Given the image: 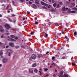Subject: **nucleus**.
<instances>
[{
	"label": "nucleus",
	"mask_w": 77,
	"mask_h": 77,
	"mask_svg": "<svg viewBox=\"0 0 77 77\" xmlns=\"http://www.w3.org/2000/svg\"><path fill=\"white\" fill-rule=\"evenodd\" d=\"M43 9H47V8L45 6H43Z\"/></svg>",
	"instance_id": "32"
},
{
	"label": "nucleus",
	"mask_w": 77,
	"mask_h": 77,
	"mask_svg": "<svg viewBox=\"0 0 77 77\" xmlns=\"http://www.w3.org/2000/svg\"><path fill=\"white\" fill-rule=\"evenodd\" d=\"M55 72H57V69H55Z\"/></svg>",
	"instance_id": "57"
},
{
	"label": "nucleus",
	"mask_w": 77,
	"mask_h": 77,
	"mask_svg": "<svg viewBox=\"0 0 77 77\" xmlns=\"http://www.w3.org/2000/svg\"><path fill=\"white\" fill-rule=\"evenodd\" d=\"M15 48L16 49L18 48H20V46H15Z\"/></svg>",
	"instance_id": "18"
},
{
	"label": "nucleus",
	"mask_w": 77,
	"mask_h": 77,
	"mask_svg": "<svg viewBox=\"0 0 77 77\" xmlns=\"http://www.w3.org/2000/svg\"><path fill=\"white\" fill-rule=\"evenodd\" d=\"M16 15H15L12 14V17H15Z\"/></svg>",
	"instance_id": "37"
},
{
	"label": "nucleus",
	"mask_w": 77,
	"mask_h": 77,
	"mask_svg": "<svg viewBox=\"0 0 77 77\" xmlns=\"http://www.w3.org/2000/svg\"><path fill=\"white\" fill-rule=\"evenodd\" d=\"M20 1H21L22 2H23V1H24V0H20Z\"/></svg>",
	"instance_id": "58"
},
{
	"label": "nucleus",
	"mask_w": 77,
	"mask_h": 77,
	"mask_svg": "<svg viewBox=\"0 0 77 77\" xmlns=\"http://www.w3.org/2000/svg\"><path fill=\"white\" fill-rule=\"evenodd\" d=\"M53 76L54 77H56V75H55V74H54L53 75Z\"/></svg>",
	"instance_id": "51"
},
{
	"label": "nucleus",
	"mask_w": 77,
	"mask_h": 77,
	"mask_svg": "<svg viewBox=\"0 0 77 77\" xmlns=\"http://www.w3.org/2000/svg\"><path fill=\"white\" fill-rule=\"evenodd\" d=\"M55 59V57H52V59L53 60V59Z\"/></svg>",
	"instance_id": "40"
},
{
	"label": "nucleus",
	"mask_w": 77,
	"mask_h": 77,
	"mask_svg": "<svg viewBox=\"0 0 77 77\" xmlns=\"http://www.w3.org/2000/svg\"><path fill=\"white\" fill-rule=\"evenodd\" d=\"M57 8H60V5H59V4L57 5Z\"/></svg>",
	"instance_id": "24"
},
{
	"label": "nucleus",
	"mask_w": 77,
	"mask_h": 77,
	"mask_svg": "<svg viewBox=\"0 0 77 77\" xmlns=\"http://www.w3.org/2000/svg\"><path fill=\"white\" fill-rule=\"evenodd\" d=\"M35 20H37V17H35Z\"/></svg>",
	"instance_id": "56"
},
{
	"label": "nucleus",
	"mask_w": 77,
	"mask_h": 77,
	"mask_svg": "<svg viewBox=\"0 0 77 77\" xmlns=\"http://www.w3.org/2000/svg\"><path fill=\"white\" fill-rule=\"evenodd\" d=\"M11 37L12 38H15V36L13 35H11Z\"/></svg>",
	"instance_id": "14"
},
{
	"label": "nucleus",
	"mask_w": 77,
	"mask_h": 77,
	"mask_svg": "<svg viewBox=\"0 0 77 77\" xmlns=\"http://www.w3.org/2000/svg\"><path fill=\"white\" fill-rule=\"evenodd\" d=\"M72 5H73V6H74V5H75V3H72Z\"/></svg>",
	"instance_id": "42"
},
{
	"label": "nucleus",
	"mask_w": 77,
	"mask_h": 77,
	"mask_svg": "<svg viewBox=\"0 0 77 77\" xmlns=\"http://www.w3.org/2000/svg\"><path fill=\"white\" fill-rule=\"evenodd\" d=\"M35 66H36V63H34L32 64V67H35Z\"/></svg>",
	"instance_id": "10"
},
{
	"label": "nucleus",
	"mask_w": 77,
	"mask_h": 77,
	"mask_svg": "<svg viewBox=\"0 0 77 77\" xmlns=\"http://www.w3.org/2000/svg\"><path fill=\"white\" fill-rule=\"evenodd\" d=\"M1 45H2V43L0 42V46Z\"/></svg>",
	"instance_id": "45"
},
{
	"label": "nucleus",
	"mask_w": 77,
	"mask_h": 77,
	"mask_svg": "<svg viewBox=\"0 0 77 77\" xmlns=\"http://www.w3.org/2000/svg\"><path fill=\"white\" fill-rule=\"evenodd\" d=\"M45 37H47V36H48V34L45 33Z\"/></svg>",
	"instance_id": "27"
},
{
	"label": "nucleus",
	"mask_w": 77,
	"mask_h": 77,
	"mask_svg": "<svg viewBox=\"0 0 77 77\" xmlns=\"http://www.w3.org/2000/svg\"><path fill=\"white\" fill-rule=\"evenodd\" d=\"M65 38H66V39H67V38H68V37H67V36H66L65 37Z\"/></svg>",
	"instance_id": "63"
},
{
	"label": "nucleus",
	"mask_w": 77,
	"mask_h": 77,
	"mask_svg": "<svg viewBox=\"0 0 77 77\" xmlns=\"http://www.w3.org/2000/svg\"><path fill=\"white\" fill-rule=\"evenodd\" d=\"M56 5H57V4H56V3H55L53 4V6L54 7H56Z\"/></svg>",
	"instance_id": "16"
},
{
	"label": "nucleus",
	"mask_w": 77,
	"mask_h": 77,
	"mask_svg": "<svg viewBox=\"0 0 77 77\" xmlns=\"http://www.w3.org/2000/svg\"><path fill=\"white\" fill-rule=\"evenodd\" d=\"M51 12H54V11H55V10H54V8H52L51 10Z\"/></svg>",
	"instance_id": "11"
},
{
	"label": "nucleus",
	"mask_w": 77,
	"mask_h": 77,
	"mask_svg": "<svg viewBox=\"0 0 77 77\" xmlns=\"http://www.w3.org/2000/svg\"><path fill=\"white\" fill-rule=\"evenodd\" d=\"M6 48H8L9 47V46H6Z\"/></svg>",
	"instance_id": "49"
},
{
	"label": "nucleus",
	"mask_w": 77,
	"mask_h": 77,
	"mask_svg": "<svg viewBox=\"0 0 77 77\" xmlns=\"http://www.w3.org/2000/svg\"><path fill=\"white\" fill-rule=\"evenodd\" d=\"M49 75L48 74H47L45 76V77H48V76Z\"/></svg>",
	"instance_id": "38"
},
{
	"label": "nucleus",
	"mask_w": 77,
	"mask_h": 77,
	"mask_svg": "<svg viewBox=\"0 0 77 77\" xmlns=\"http://www.w3.org/2000/svg\"><path fill=\"white\" fill-rule=\"evenodd\" d=\"M2 17V14H0V17Z\"/></svg>",
	"instance_id": "52"
},
{
	"label": "nucleus",
	"mask_w": 77,
	"mask_h": 77,
	"mask_svg": "<svg viewBox=\"0 0 77 77\" xmlns=\"http://www.w3.org/2000/svg\"><path fill=\"white\" fill-rule=\"evenodd\" d=\"M76 34H77V32H75L74 33V35H76Z\"/></svg>",
	"instance_id": "41"
},
{
	"label": "nucleus",
	"mask_w": 77,
	"mask_h": 77,
	"mask_svg": "<svg viewBox=\"0 0 77 77\" xmlns=\"http://www.w3.org/2000/svg\"><path fill=\"white\" fill-rule=\"evenodd\" d=\"M36 56L35 54H32L31 56V58L32 59H36Z\"/></svg>",
	"instance_id": "6"
},
{
	"label": "nucleus",
	"mask_w": 77,
	"mask_h": 77,
	"mask_svg": "<svg viewBox=\"0 0 77 77\" xmlns=\"http://www.w3.org/2000/svg\"><path fill=\"white\" fill-rule=\"evenodd\" d=\"M11 41H15V40L12 39V38H11Z\"/></svg>",
	"instance_id": "20"
},
{
	"label": "nucleus",
	"mask_w": 77,
	"mask_h": 77,
	"mask_svg": "<svg viewBox=\"0 0 77 77\" xmlns=\"http://www.w3.org/2000/svg\"><path fill=\"white\" fill-rule=\"evenodd\" d=\"M56 37V36H55V37H54L53 39L54 40H56V39L55 38Z\"/></svg>",
	"instance_id": "46"
},
{
	"label": "nucleus",
	"mask_w": 77,
	"mask_h": 77,
	"mask_svg": "<svg viewBox=\"0 0 77 77\" xmlns=\"http://www.w3.org/2000/svg\"><path fill=\"white\" fill-rule=\"evenodd\" d=\"M29 4H32V2H31L30 1H29Z\"/></svg>",
	"instance_id": "35"
},
{
	"label": "nucleus",
	"mask_w": 77,
	"mask_h": 77,
	"mask_svg": "<svg viewBox=\"0 0 77 77\" xmlns=\"http://www.w3.org/2000/svg\"><path fill=\"white\" fill-rule=\"evenodd\" d=\"M45 71H48V69L47 68H45V69L44 70Z\"/></svg>",
	"instance_id": "19"
},
{
	"label": "nucleus",
	"mask_w": 77,
	"mask_h": 77,
	"mask_svg": "<svg viewBox=\"0 0 77 77\" xmlns=\"http://www.w3.org/2000/svg\"><path fill=\"white\" fill-rule=\"evenodd\" d=\"M6 35H9V33H7Z\"/></svg>",
	"instance_id": "61"
},
{
	"label": "nucleus",
	"mask_w": 77,
	"mask_h": 77,
	"mask_svg": "<svg viewBox=\"0 0 77 77\" xmlns=\"http://www.w3.org/2000/svg\"><path fill=\"white\" fill-rule=\"evenodd\" d=\"M5 26L7 30L9 29V28H10L11 27L8 24H6L5 25Z\"/></svg>",
	"instance_id": "2"
},
{
	"label": "nucleus",
	"mask_w": 77,
	"mask_h": 77,
	"mask_svg": "<svg viewBox=\"0 0 77 77\" xmlns=\"http://www.w3.org/2000/svg\"><path fill=\"white\" fill-rule=\"evenodd\" d=\"M12 52H13L12 50L11 49H9L6 52V54H8V56H11V54L12 53Z\"/></svg>",
	"instance_id": "1"
},
{
	"label": "nucleus",
	"mask_w": 77,
	"mask_h": 77,
	"mask_svg": "<svg viewBox=\"0 0 77 77\" xmlns=\"http://www.w3.org/2000/svg\"><path fill=\"white\" fill-rule=\"evenodd\" d=\"M59 3H60V5H62V2H59Z\"/></svg>",
	"instance_id": "34"
},
{
	"label": "nucleus",
	"mask_w": 77,
	"mask_h": 77,
	"mask_svg": "<svg viewBox=\"0 0 77 77\" xmlns=\"http://www.w3.org/2000/svg\"><path fill=\"white\" fill-rule=\"evenodd\" d=\"M59 77H63V75H60Z\"/></svg>",
	"instance_id": "33"
},
{
	"label": "nucleus",
	"mask_w": 77,
	"mask_h": 77,
	"mask_svg": "<svg viewBox=\"0 0 77 77\" xmlns=\"http://www.w3.org/2000/svg\"><path fill=\"white\" fill-rule=\"evenodd\" d=\"M31 2H33V0H30Z\"/></svg>",
	"instance_id": "62"
},
{
	"label": "nucleus",
	"mask_w": 77,
	"mask_h": 77,
	"mask_svg": "<svg viewBox=\"0 0 77 77\" xmlns=\"http://www.w3.org/2000/svg\"><path fill=\"white\" fill-rule=\"evenodd\" d=\"M61 32H62V33H64V32L63 31V29H62V31H61Z\"/></svg>",
	"instance_id": "29"
},
{
	"label": "nucleus",
	"mask_w": 77,
	"mask_h": 77,
	"mask_svg": "<svg viewBox=\"0 0 77 77\" xmlns=\"http://www.w3.org/2000/svg\"><path fill=\"white\" fill-rule=\"evenodd\" d=\"M65 6H64L62 8V10L63 11H65Z\"/></svg>",
	"instance_id": "15"
},
{
	"label": "nucleus",
	"mask_w": 77,
	"mask_h": 77,
	"mask_svg": "<svg viewBox=\"0 0 77 77\" xmlns=\"http://www.w3.org/2000/svg\"><path fill=\"white\" fill-rule=\"evenodd\" d=\"M2 66V64H0V67H1Z\"/></svg>",
	"instance_id": "50"
},
{
	"label": "nucleus",
	"mask_w": 77,
	"mask_h": 77,
	"mask_svg": "<svg viewBox=\"0 0 77 77\" xmlns=\"http://www.w3.org/2000/svg\"><path fill=\"white\" fill-rule=\"evenodd\" d=\"M72 9H74V10H77V8H72Z\"/></svg>",
	"instance_id": "26"
},
{
	"label": "nucleus",
	"mask_w": 77,
	"mask_h": 77,
	"mask_svg": "<svg viewBox=\"0 0 77 77\" xmlns=\"http://www.w3.org/2000/svg\"><path fill=\"white\" fill-rule=\"evenodd\" d=\"M23 20H25V18L24 17V18H23Z\"/></svg>",
	"instance_id": "59"
},
{
	"label": "nucleus",
	"mask_w": 77,
	"mask_h": 77,
	"mask_svg": "<svg viewBox=\"0 0 77 77\" xmlns=\"http://www.w3.org/2000/svg\"><path fill=\"white\" fill-rule=\"evenodd\" d=\"M29 73L30 74H33V71L32 69H29Z\"/></svg>",
	"instance_id": "4"
},
{
	"label": "nucleus",
	"mask_w": 77,
	"mask_h": 77,
	"mask_svg": "<svg viewBox=\"0 0 77 77\" xmlns=\"http://www.w3.org/2000/svg\"><path fill=\"white\" fill-rule=\"evenodd\" d=\"M66 10H67V9H68V8H66Z\"/></svg>",
	"instance_id": "54"
},
{
	"label": "nucleus",
	"mask_w": 77,
	"mask_h": 77,
	"mask_svg": "<svg viewBox=\"0 0 77 77\" xmlns=\"http://www.w3.org/2000/svg\"><path fill=\"white\" fill-rule=\"evenodd\" d=\"M48 53H49V52H46V54H48Z\"/></svg>",
	"instance_id": "44"
},
{
	"label": "nucleus",
	"mask_w": 77,
	"mask_h": 77,
	"mask_svg": "<svg viewBox=\"0 0 77 77\" xmlns=\"http://www.w3.org/2000/svg\"><path fill=\"white\" fill-rule=\"evenodd\" d=\"M41 3L42 5H45V3L44 2H41Z\"/></svg>",
	"instance_id": "13"
},
{
	"label": "nucleus",
	"mask_w": 77,
	"mask_h": 77,
	"mask_svg": "<svg viewBox=\"0 0 77 77\" xmlns=\"http://www.w3.org/2000/svg\"><path fill=\"white\" fill-rule=\"evenodd\" d=\"M43 41V42H45V40H44L43 38H42L41 40V41Z\"/></svg>",
	"instance_id": "25"
},
{
	"label": "nucleus",
	"mask_w": 77,
	"mask_h": 77,
	"mask_svg": "<svg viewBox=\"0 0 77 77\" xmlns=\"http://www.w3.org/2000/svg\"><path fill=\"white\" fill-rule=\"evenodd\" d=\"M27 12L28 14H30V12H29V11H27Z\"/></svg>",
	"instance_id": "47"
},
{
	"label": "nucleus",
	"mask_w": 77,
	"mask_h": 77,
	"mask_svg": "<svg viewBox=\"0 0 77 77\" xmlns=\"http://www.w3.org/2000/svg\"><path fill=\"white\" fill-rule=\"evenodd\" d=\"M3 53L0 52V56H2V55H3Z\"/></svg>",
	"instance_id": "23"
},
{
	"label": "nucleus",
	"mask_w": 77,
	"mask_h": 77,
	"mask_svg": "<svg viewBox=\"0 0 77 77\" xmlns=\"http://www.w3.org/2000/svg\"><path fill=\"white\" fill-rule=\"evenodd\" d=\"M35 2L36 5H38L39 3V2L38 0H36L35 1Z\"/></svg>",
	"instance_id": "8"
},
{
	"label": "nucleus",
	"mask_w": 77,
	"mask_h": 77,
	"mask_svg": "<svg viewBox=\"0 0 77 77\" xmlns=\"http://www.w3.org/2000/svg\"><path fill=\"white\" fill-rule=\"evenodd\" d=\"M15 39H16V40L18 39V37H16Z\"/></svg>",
	"instance_id": "53"
},
{
	"label": "nucleus",
	"mask_w": 77,
	"mask_h": 77,
	"mask_svg": "<svg viewBox=\"0 0 77 77\" xmlns=\"http://www.w3.org/2000/svg\"><path fill=\"white\" fill-rule=\"evenodd\" d=\"M71 13H73V14H74L75 13V11H71Z\"/></svg>",
	"instance_id": "21"
},
{
	"label": "nucleus",
	"mask_w": 77,
	"mask_h": 77,
	"mask_svg": "<svg viewBox=\"0 0 77 77\" xmlns=\"http://www.w3.org/2000/svg\"><path fill=\"white\" fill-rule=\"evenodd\" d=\"M35 24H38V22H35Z\"/></svg>",
	"instance_id": "36"
},
{
	"label": "nucleus",
	"mask_w": 77,
	"mask_h": 77,
	"mask_svg": "<svg viewBox=\"0 0 77 77\" xmlns=\"http://www.w3.org/2000/svg\"><path fill=\"white\" fill-rule=\"evenodd\" d=\"M9 45L11 47H13L14 46V43L12 42L10 43L9 44Z\"/></svg>",
	"instance_id": "5"
},
{
	"label": "nucleus",
	"mask_w": 77,
	"mask_h": 77,
	"mask_svg": "<svg viewBox=\"0 0 77 77\" xmlns=\"http://www.w3.org/2000/svg\"><path fill=\"white\" fill-rule=\"evenodd\" d=\"M50 2H51V0H48Z\"/></svg>",
	"instance_id": "60"
},
{
	"label": "nucleus",
	"mask_w": 77,
	"mask_h": 77,
	"mask_svg": "<svg viewBox=\"0 0 77 77\" xmlns=\"http://www.w3.org/2000/svg\"><path fill=\"white\" fill-rule=\"evenodd\" d=\"M0 31L1 32H4V29H3V27L2 26H0Z\"/></svg>",
	"instance_id": "7"
},
{
	"label": "nucleus",
	"mask_w": 77,
	"mask_h": 77,
	"mask_svg": "<svg viewBox=\"0 0 77 77\" xmlns=\"http://www.w3.org/2000/svg\"><path fill=\"white\" fill-rule=\"evenodd\" d=\"M14 23H15V21L14 20Z\"/></svg>",
	"instance_id": "64"
},
{
	"label": "nucleus",
	"mask_w": 77,
	"mask_h": 77,
	"mask_svg": "<svg viewBox=\"0 0 77 77\" xmlns=\"http://www.w3.org/2000/svg\"><path fill=\"white\" fill-rule=\"evenodd\" d=\"M21 47H22V48H24L27 47V45H22V46H21Z\"/></svg>",
	"instance_id": "9"
},
{
	"label": "nucleus",
	"mask_w": 77,
	"mask_h": 77,
	"mask_svg": "<svg viewBox=\"0 0 77 77\" xmlns=\"http://www.w3.org/2000/svg\"><path fill=\"white\" fill-rule=\"evenodd\" d=\"M62 59H65V57H62Z\"/></svg>",
	"instance_id": "31"
},
{
	"label": "nucleus",
	"mask_w": 77,
	"mask_h": 77,
	"mask_svg": "<svg viewBox=\"0 0 77 77\" xmlns=\"http://www.w3.org/2000/svg\"><path fill=\"white\" fill-rule=\"evenodd\" d=\"M72 65L73 66H75V63H72Z\"/></svg>",
	"instance_id": "28"
},
{
	"label": "nucleus",
	"mask_w": 77,
	"mask_h": 77,
	"mask_svg": "<svg viewBox=\"0 0 77 77\" xmlns=\"http://www.w3.org/2000/svg\"><path fill=\"white\" fill-rule=\"evenodd\" d=\"M39 72H40V75H41V74H42V73L40 71H39Z\"/></svg>",
	"instance_id": "39"
},
{
	"label": "nucleus",
	"mask_w": 77,
	"mask_h": 77,
	"mask_svg": "<svg viewBox=\"0 0 77 77\" xmlns=\"http://www.w3.org/2000/svg\"><path fill=\"white\" fill-rule=\"evenodd\" d=\"M8 61V59H7V58H4L2 60L3 63H5L7 62Z\"/></svg>",
	"instance_id": "3"
},
{
	"label": "nucleus",
	"mask_w": 77,
	"mask_h": 77,
	"mask_svg": "<svg viewBox=\"0 0 77 77\" xmlns=\"http://www.w3.org/2000/svg\"><path fill=\"white\" fill-rule=\"evenodd\" d=\"M63 76L64 77H68V76L67 75L65 74Z\"/></svg>",
	"instance_id": "17"
},
{
	"label": "nucleus",
	"mask_w": 77,
	"mask_h": 77,
	"mask_svg": "<svg viewBox=\"0 0 77 77\" xmlns=\"http://www.w3.org/2000/svg\"><path fill=\"white\" fill-rule=\"evenodd\" d=\"M8 13H10V11H8Z\"/></svg>",
	"instance_id": "55"
},
{
	"label": "nucleus",
	"mask_w": 77,
	"mask_h": 77,
	"mask_svg": "<svg viewBox=\"0 0 77 77\" xmlns=\"http://www.w3.org/2000/svg\"><path fill=\"white\" fill-rule=\"evenodd\" d=\"M66 3H67V4H69V2H66Z\"/></svg>",
	"instance_id": "43"
},
{
	"label": "nucleus",
	"mask_w": 77,
	"mask_h": 77,
	"mask_svg": "<svg viewBox=\"0 0 77 77\" xmlns=\"http://www.w3.org/2000/svg\"><path fill=\"white\" fill-rule=\"evenodd\" d=\"M38 69H34V72H35V73H36L37 74L38 73Z\"/></svg>",
	"instance_id": "12"
},
{
	"label": "nucleus",
	"mask_w": 77,
	"mask_h": 77,
	"mask_svg": "<svg viewBox=\"0 0 77 77\" xmlns=\"http://www.w3.org/2000/svg\"><path fill=\"white\" fill-rule=\"evenodd\" d=\"M34 32H31V35H33V34H34Z\"/></svg>",
	"instance_id": "30"
},
{
	"label": "nucleus",
	"mask_w": 77,
	"mask_h": 77,
	"mask_svg": "<svg viewBox=\"0 0 77 77\" xmlns=\"http://www.w3.org/2000/svg\"><path fill=\"white\" fill-rule=\"evenodd\" d=\"M39 70H40V71H41L42 70V69H40Z\"/></svg>",
	"instance_id": "48"
},
{
	"label": "nucleus",
	"mask_w": 77,
	"mask_h": 77,
	"mask_svg": "<svg viewBox=\"0 0 77 77\" xmlns=\"http://www.w3.org/2000/svg\"><path fill=\"white\" fill-rule=\"evenodd\" d=\"M63 72H60V75H63Z\"/></svg>",
	"instance_id": "22"
}]
</instances>
